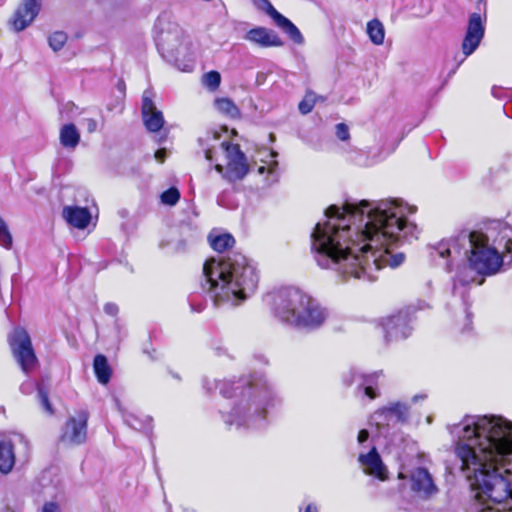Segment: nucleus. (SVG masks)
Wrapping results in <instances>:
<instances>
[{
    "label": "nucleus",
    "mask_w": 512,
    "mask_h": 512,
    "mask_svg": "<svg viewBox=\"0 0 512 512\" xmlns=\"http://www.w3.org/2000/svg\"><path fill=\"white\" fill-rule=\"evenodd\" d=\"M416 211L400 199L332 205L311 233L313 257L343 279L374 281L382 267L404 262V254H392V248L418 237L416 224L408 220Z\"/></svg>",
    "instance_id": "obj_1"
},
{
    "label": "nucleus",
    "mask_w": 512,
    "mask_h": 512,
    "mask_svg": "<svg viewBox=\"0 0 512 512\" xmlns=\"http://www.w3.org/2000/svg\"><path fill=\"white\" fill-rule=\"evenodd\" d=\"M449 429L474 493L473 510L512 512V422L501 416L466 415Z\"/></svg>",
    "instance_id": "obj_2"
},
{
    "label": "nucleus",
    "mask_w": 512,
    "mask_h": 512,
    "mask_svg": "<svg viewBox=\"0 0 512 512\" xmlns=\"http://www.w3.org/2000/svg\"><path fill=\"white\" fill-rule=\"evenodd\" d=\"M203 386L212 391L218 388L226 398L236 397L229 411H221L228 427L237 429H259L263 426L269 408L280 403V398L269 381L259 375L241 378L238 381H209Z\"/></svg>",
    "instance_id": "obj_3"
},
{
    "label": "nucleus",
    "mask_w": 512,
    "mask_h": 512,
    "mask_svg": "<svg viewBox=\"0 0 512 512\" xmlns=\"http://www.w3.org/2000/svg\"><path fill=\"white\" fill-rule=\"evenodd\" d=\"M258 282L255 264L240 253L210 258L203 265L201 286L216 307L240 305L255 293Z\"/></svg>",
    "instance_id": "obj_4"
},
{
    "label": "nucleus",
    "mask_w": 512,
    "mask_h": 512,
    "mask_svg": "<svg viewBox=\"0 0 512 512\" xmlns=\"http://www.w3.org/2000/svg\"><path fill=\"white\" fill-rule=\"evenodd\" d=\"M489 240L490 237L480 231L462 230L455 237L440 241L433 249L440 258H449L448 271H452L454 262L463 256L476 273L493 275L502 267L503 257Z\"/></svg>",
    "instance_id": "obj_5"
},
{
    "label": "nucleus",
    "mask_w": 512,
    "mask_h": 512,
    "mask_svg": "<svg viewBox=\"0 0 512 512\" xmlns=\"http://www.w3.org/2000/svg\"><path fill=\"white\" fill-rule=\"evenodd\" d=\"M273 315L282 323L293 327L316 329L328 317L321 304L295 287H286L272 295Z\"/></svg>",
    "instance_id": "obj_6"
},
{
    "label": "nucleus",
    "mask_w": 512,
    "mask_h": 512,
    "mask_svg": "<svg viewBox=\"0 0 512 512\" xmlns=\"http://www.w3.org/2000/svg\"><path fill=\"white\" fill-rule=\"evenodd\" d=\"M221 148L224 151L225 165L216 164L214 169L230 183L242 180L250 170L246 155L238 144L224 141L221 143Z\"/></svg>",
    "instance_id": "obj_7"
},
{
    "label": "nucleus",
    "mask_w": 512,
    "mask_h": 512,
    "mask_svg": "<svg viewBox=\"0 0 512 512\" xmlns=\"http://www.w3.org/2000/svg\"><path fill=\"white\" fill-rule=\"evenodd\" d=\"M154 33L156 44L160 50L168 53L178 50L183 34L182 29L171 20L169 15L163 14L157 18Z\"/></svg>",
    "instance_id": "obj_8"
},
{
    "label": "nucleus",
    "mask_w": 512,
    "mask_h": 512,
    "mask_svg": "<svg viewBox=\"0 0 512 512\" xmlns=\"http://www.w3.org/2000/svg\"><path fill=\"white\" fill-rule=\"evenodd\" d=\"M9 343L17 362L25 373L36 367L37 358L32 348L30 336L23 328H15L9 336Z\"/></svg>",
    "instance_id": "obj_9"
},
{
    "label": "nucleus",
    "mask_w": 512,
    "mask_h": 512,
    "mask_svg": "<svg viewBox=\"0 0 512 512\" xmlns=\"http://www.w3.org/2000/svg\"><path fill=\"white\" fill-rule=\"evenodd\" d=\"M381 376L382 371L366 374L357 369H351L345 376L344 382L347 386L355 385L360 396L372 400L378 396L376 389Z\"/></svg>",
    "instance_id": "obj_10"
},
{
    "label": "nucleus",
    "mask_w": 512,
    "mask_h": 512,
    "mask_svg": "<svg viewBox=\"0 0 512 512\" xmlns=\"http://www.w3.org/2000/svg\"><path fill=\"white\" fill-rule=\"evenodd\" d=\"M89 414L85 410L78 411L74 416L67 420L60 440L68 445H80L87 438V422Z\"/></svg>",
    "instance_id": "obj_11"
},
{
    "label": "nucleus",
    "mask_w": 512,
    "mask_h": 512,
    "mask_svg": "<svg viewBox=\"0 0 512 512\" xmlns=\"http://www.w3.org/2000/svg\"><path fill=\"white\" fill-rule=\"evenodd\" d=\"M41 10V0H22L8 21L9 28L19 33L28 28Z\"/></svg>",
    "instance_id": "obj_12"
},
{
    "label": "nucleus",
    "mask_w": 512,
    "mask_h": 512,
    "mask_svg": "<svg viewBox=\"0 0 512 512\" xmlns=\"http://www.w3.org/2000/svg\"><path fill=\"white\" fill-rule=\"evenodd\" d=\"M410 487L413 493L422 500H429L439 492L432 475L425 468L413 469L409 475Z\"/></svg>",
    "instance_id": "obj_13"
},
{
    "label": "nucleus",
    "mask_w": 512,
    "mask_h": 512,
    "mask_svg": "<svg viewBox=\"0 0 512 512\" xmlns=\"http://www.w3.org/2000/svg\"><path fill=\"white\" fill-rule=\"evenodd\" d=\"M411 317L408 311H399L383 320L386 341L405 339L411 334Z\"/></svg>",
    "instance_id": "obj_14"
},
{
    "label": "nucleus",
    "mask_w": 512,
    "mask_h": 512,
    "mask_svg": "<svg viewBox=\"0 0 512 512\" xmlns=\"http://www.w3.org/2000/svg\"><path fill=\"white\" fill-rule=\"evenodd\" d=\"M484 25L479 13H473L469 17L468 26L464 40L462 42V51L465 56L471 55L479 46L484 37Z\"/></svg>",
    "instance_id": "obj_15"
},
{
    "label": "nucleus",
    "mask_w": 512,
    "mask_h": 512,
    "mask_svg": "<svg viewBox=\"0 0 512 512\" xmlns=\"http://www.w3.org/2000/svg\"><path fill=\"white\" fill-rule=\"evenodd\" d=\"M141 112L147 130L157 132L163 127L164 117L162 112L155 106L153 92L151 90H145L143 92Z\"/></svg>",
    "instance_id": "obj_16"
},
{
    "label": "nucleus",
    "mask_w": 512,
    "mask_h": 512,
    "mask_svg": "<svg viewBox=\"0 0 512 512\" xmlns=\"http://www.w3.org/2000/svg\"><path fill=\"white\" fill-rule=\"evenodd\" d=\"M195 240L189 227L180 230H171L159 244L160 248L167 249L170 253L185 251Z\"/></svg>",
    "instance_id": "obj_17"
},
{
    "label": "nucleus",
    "mask_w": 512,
    "mask_h": 512,
    "mask_svg": "<svg viewBox=\"0 0 512 512\" xmlns=\"http://www.w3.org/2000/svg\"><path fill=\"white\" fill-rule=\"evenodd\" d=\"M358 462L360 463L364 473L374 476L382 481L388 478L387 468L375 446H373L368 453H360L358 456Z\"/></svg>",
    "instance_id": "obj_18"
},
{
    "label": "nucleus",
    "mask_w": 512,
    "mask_h": 512,
    "mask_svg": "<svg viewBox=\"0 0 512 512\" xmlns=\"http://www.w3.org/2000/svg\"><path fill=\"white\" fill-rule=\"evenodd\" d=\"M260 2L262 4V8L266 10L274 20L275 24L282 29V31L286 33L293 42L297 44H302L304 42V38L300 30L288 18L280 14L268 0H260Z\"/></svg>",
    "instance_id": "obj_19"
},
{
    "label": "nucleus",
    "mask_w": 512,
    "mask_h": 512,
    "mask_svg": "<svg viewBox=\"0 0 512 512\" xmlns=\"http://www.w3.org/2000/svg\"><path fill=\"white\" fill-rule=\"evenodd\" d=\"M244 39L261 47H280L283 45L277 34L264 27H256L249 30Z\"/></svg>",
    "instance_id": "obj_20"
},
{
    "label": "nucleus",
    "mask_w": 512,
    "mask_h": 512,
    "mask_svg": "<svg viewBox=\"0 0 512 512\" xmlns=\"http://www.w3.org/2000/svg\"><path fill=\"white\" fill-rule=\"evenodd\" d=\"M62 214L70 225L78 229L86 228L91 220L88 209L78 206H65Z\"/></svg>",
    "instance_id": "obj_21"
},
{
    "label": "nucleus",
    "mask_w": 512,
    "mask_h": 512,
    "mask_svg": "<svg viewBox=\"0 0 512 512\" xmlns=\"http://www.w3.org/2000/svg\"><path fill=\"white\" fill-rule=\"evenodd\" d=\"M59 139L63 147L73 150L80 142V133L74 124H65L60 129Z\"/></svg>",
    "instance_id": "obj_22"
},
{
    "label": "nucleus",
    "mask_w": 512,
    "mask_h": 512,
    "mask_svg": "<svg viewBox=\"0 0 512 512\" xmlns=\"http://www.w3.org/2000/svg\"><path fill=\"white\" fill-rule=\"evenodd\" d=\"M15 464V454L10 441H0V471L8 473Z\"/></svg>",
    "instance_id": "obj_23"
},
{
    "label": "nucleus",
    "mask_w": 512,
    "mask_h": 512,
    "mask_svg": "<svg viewBox=\"0 0 512 512\" xmlns=\"http://www.w3.org/2000/svg\"><path fill=\"white\" fill-rule=\"evenodd\" d=\"M386 408L393 424L407 421L409 417V406L406 403L394 402L387 405Z\"/></svg>",
    "instance_id": "obj_24"
},
{
    "label": "nucleus",
    "mask_w": 512,
    "mask_h": 512,
    "mask_svg": "<svg viewBox=\"0 0 512 512\" xmlns=\"http://www.w3.org/2000/svg\"><path fill=\"white\" fill-rule=\"evenodd\" d=\"M93 366L98 381L101 384H107L111 377V369L106 357L103 355L95 356Z\"/></svg>",
    "instance_id": "obj_25"
},
{
    "label": "nucleus",
    "mask_w": 512,
    "mask_h": 512,
    "mask_svg": "<svg viewBox=\"0 0 512 512\" xmlns=\"http://www.w3.org/2000/svg\"><path fill=\"white\" fill-rule=\"evenodd\" d=\"M211 247L217 252H224L225 250L232 248L235 244V239L232 235L224 233L219 235H209L208 237Z\"/></svg>",
    "instance_id": "obj_26"
},
{
    "label": "nucleus",
    "mask_w": 512,
    "mask_h": 512,
    "mask_svg": "<svg viewBox=\"0 0 512 512\" xmlns=\"http://www.w3.org/2000/svg\"><path fill=\"white\" fill-rule=\"evenodd\" d=\"M367 34L373 44H383L385 38V30L383 24L378 19H373L367 23Z\"/></svg>",
    "instance_id": "obj_27"
},
{
    "label": "nucleus",
    "mask_w": 512,
    "mask_h": 512,
    "mask_svg": "<svg viewBox=\"0 0 512 512\" xmlns=\"http://www.w3.org/2000/svg\"><path fill=\"white\" fill-rule=\"evenodd\" d=\"M216 109L225 116L235 119L240 117V110L234 102L226 97L217 98L214 102Z\"/></svg>",
    "instance_id": "obj_28"
},
{
    "label": "nucleus",
    "mask_w": 512,
    "mask_h": 512,
    "mask_svg": "<svg viewBox=\"0 0 512 512\" xmlns=\"http://www.w3.org/2000/svg\"><path fill=\"white\" fill-rule=\"evenodd\" d=\"M498 245H502L505 252L510 255V262H512V228L506 224H500L499 238L495 239Z\"/></svg>",
    "instance_id": "obj_29"
},
{
    "label": "nucleus",
    "mask_w": 512,
    "mask_h": 512,
    "mask_svg": "<svg viewBox=\"0 0 512 512\" xmlns=\"http://www.w3.org/2000/svg\"><path fill=\"white\" fill-rule=\"evenodd\" d=\"M115 403H116V406L119 409V411L122 413L125 422L133 429L141 430V429H144L146 427V425L150 424L151 419L149 417H146L145 422L140 421L135 415H133L131 413H126L122 409L119 400L115 399Z\"/></svg>",
    "instance_id": "obj_30"
},
{
    "label": "nucleus",
    "mask_w": 512,
    "mask_h": 512,
    "mask_svg": "<svg viewBox=\"0 0 512 512\" xmlns=\"http://www.w3.org/2000/svg\"><path fill=\"white\" fill-rule=\"evenodd\" d=\"M370 424L375 425L379 430L383 427L393 424L392 420L389 418V413L386 406L382 407L371 415Z\"/></svg>",
    "instance_id": "obj_31"
},
{
    "label": "nucleus",
    "mask_w": 512,
    "mask_h": 512,
    "mask_svg": "<svg viewBox=\"0 0 512 512\" xmlns=\"http://www.w3.org/2000/svg\"><path fill=\"white\" fill-rule=\"evenodd\" d=\"M66 41H67V35H66V33H64L62 31H56V32L52 33L48 38L49 46L54 51L61 50L63 48V46L65 45Z\"/></svg>",
    "instance_id": "obj_32"
},
{
    "label": "nucleus",
    "mask_w": 512,
    "mask_h": 512,
    "mask_svg": "<svg viewBox=\"0 0 512 512\" xmlns=\"http://www.w3.org/2000/svg\"><path fill=\"white\" fill-rule=\"evenodd\" d=\"M317 95L314 92H307L303 100L299 103V111L302 114H308L312 111L316 103Z\"/></svg>",
    "instance_id": "obj_33"
},
{
    "label": "nucleus",
    "mask_w": 512,
    "mask_h": 512,
    "mask_svg": "<svg viewBox=\"0 0 512 512\" xmlns=\"http://www.w3.org/2000/svg\"><path fill=\"white\" fill-rule=\"evenodd\" d=\"M221 82V75L217 71H210L203 76L204 85L210 90H215L219 87Z\"/></svg>",
    "instance_id": "obj_34"
},
{
    "label": "nucleus",
    "mask_w": 512,
    "mask_h": 512,
    "mask_svg": "<svg viewBox=\"0 0 512 512\" xmlns=\"http://www.w3.org/2000/svg\"><path fill=\"white\" fill-rule=\"evenodd\" d=\"M266 153L270 160L265 161L267 163V166H260L258 168V173L263 174L267 170L269 174L274 175L276 174L278 167V162L275 160V158L277 157V153L274 151H266Z\"/></svg>",
    "instance_id": "obj_35"
},
{
    "label": "nucleus",
    "mask_w": 512,
    "mask_h": 512,
    "mask_svg": "<svg viewBox=\"0 0 512 512\" xmlns=\"http://www.w3.org/2000/svg\"><path fill=\"white\" fill-rule=\"evenodd\" d=\"M160 198L163 204L173 206L179 201L180 193L177 188L172 187L164 191Z\"/></svg>",
    "instance_id": "obj_36"
},
{
    "label": "nucleus",
    "mask_w": 512,
    "mask_h": 512,
    "mask_svg": "<svg viewBox=\"0 0 512 512\" xmlns=\"http://www.w3.org/2000/svg\"><path fill=\"white\" fill-rule=\"evenodd\" d=\"M12 242V236L9 229L4 220L0 217V245L6 249H10L12 247Z\"/></svg>",
    "instance_id": "obj_37"
},
{
    "label": "nucleus",
    "mask_w": 512,
    "mask_h": 512,
    "mask_svg": "<svg viewBox=\"0 0 512 512\" xmlns=\"http://www.w3.org/2000/svg\"><path fill=\"white\" fill-rule=\"evenodd\" d=\"M38 395H39V399H40L42 407L45 409L46 412H48L49 414H52L53 409L49 402L47 393L44 392L41 388H39Z\"/></svg>",
    "instance_id": "obj_38"
},
{
    "label": "nucleus",
    "mask_w": 512,
    "mask_h": 512,
    "mask_svg": "<svg viewBox=\"0 0 512 512\" xmlns=\"http://www.w3.org/2000/svg\"><path fill=\"white\" fill-rule=\"evenodd\" d=\"M336 135L342 141L347 140L349 138L348 126L344 123L337 124L336 125Z\"/></svg>",
    "instance_id": "obj_39"
},
{
    "label": "nucleus",
    "mask_w": 512,
    "mask_h": 512,
    "mask_svg": "<svg viewBox=\"0 0 512 512\" xmlns=\"http://www.w3.org/2000/svg\"><path fill=\"white\" fill-rule=\"evenodd\" d=\"M118 310V306L115 303L109 302L104 305V312L110 316H116Z\"/></svg>",
    "instance_id": "obj_40"
},
{
    "label": "nucleus",
    "mask_w": 512,
    "mask_h": 512,
    "mask_svg": "<svg viewBox=\"0 0 512 512\" xmlns=\"http://www.w3.org/2000/svg\"><path fill=\"white\" fill-rule=\"evenodd\" d=\"M42 512H61L60 507L54 502L45 503Z\"/></svg>",
    "instance_id": "obj_41"
},
{
    "label": "nucleus",
    "mask_w": 512,
    "mask_h": 512,
    "mask_svg": "<svg viewBox=\"0 0 512 512\" xmlns=\"http://www.w3.org/2000/svg\"><path fill=\"white\" fill-rule=\"evenodd\" d=\"M368 438H369L368 430L362 429L359 431L358 436H357V441L359 444H363L364 442H366L368 440Z\"/></svg>",
    "instance_id": "obj_42"
},
{
    "label": "nucleus",
    "mask_w": 512,
    "mask_h": 512,
    "mask_svg": "<svg viewBox=\"0 0 512 512\" xmlns=\"http://www.w3.org/2000/svg\"><path fill=\"white\" fill-rule=\"evenodd\" d=\"M86 126H87L88 132L93 133L97 129V122L92 118L86 119Z\"/></svg>",
    "instance_id": "obj_43"
},
{
    "label": "nucleus",
    "mask_w": 512,
    "mask_h": 512,
    "mask_svg": "<svg viewBox=\"0 0 512 512\" xmlns=\"http://www.w3.org/2000/svg\"><path fill=\"white\" fill-rule=\"evenodd\" d=\"M165 158H166V150L165 149H159L155 152V159L158 162L163 163Z\"/></svg>",
    "instance_id": "obj_44"
},
{
    "label": "nucleus",
    "mask_w": 512,
    "mask_h": 512,
    "mask_svg": "<svg viewBox=\"0 0 512 512\" xmlns=\"http://www.w3.org/2000/svg\"><path fill=\"white\" fill-rule=\"evenodd\" d=\"M203 150H204L205 158L208 161H212L213 160V150H212V148H210V147H203Z\"/></svg>",
    "instance_id": "obj_45"
},
{
    "label": "nucleus",
    "mask_w": 512,
    "mask_h": 512,
    "mask_svg": "<svg viewBox=\"0 0 512 512\" xmlns=\"http://www.w3.org/2000/svg\"><path fill=\"white\" fill-rule=\"evenodd\" d=\"M32 388H33V384H32V383H30V382L23 383V384L21 385V391H22L23 393H25V394H29V393L31 392Z\"/></svg>",
    "instance_id": "obj_46"
},
{
    "label": "nucleus",
    "mask_w": 512,
    "mask_h": 512,
    "mask_svg": "<svg viewBox=\"0 0 512 512\" xmlns=\"http://www.w3.org/2000/svg\"><path fill=\"white\" fill-rule=\"evenodd\" d=\"M304 512H319V508L316 504L314 503H309L306 508H305V511Z\"/></svg>",
    "instance_id": "obj_47"
},
{
    "label": "nucleus",
    "mask_w": 512,
    "mask_h": 512,
    "mask_svg": "<svg viewBox=\"0 0 512 512\" xmlns=\"http://www.w3.org/2000/svg\"><path fill=\"white\" fill-rule=\"evenodd\" d=\"M425 396L424 395H415L413 398H412V401L413 402H416L418 399H424Z\"/></svg>",
    "instance_id": "obj_48"
},
{
    "label": "nucleus",
    "mask_w": 512,
    "mask_h": 512,
    "mask_svg": "<svg viewBox=\"0 0 512 512\" xmlns=\"http://www.w3.org/2000/svg\"><path fill=\"white\" fill-rule=\"evenodd\" d=\"M459 281H460L461 283H463V284H466V283H468V282H470V281H473V279L468 280V279H464V278H460V277H459Z\"/></svg>",
    "instance_id": "obj_49"
},
{
    "label": "nucleus",
    "mask_w": 512,
    "mask_h": 512,
    "mask_svg": "<svg viewBox=\"0 0 512 512\" xmlns=\"http://www.w3.org/2000/svg\"><path fill=\"white\" fill-rule=\"evenodd\" d=\"M209 138H210V137L208 136V137H207V139H202V138H201V139H199L200 144L204 146V141H208V140H209Z\"/></svg>",
    "instance_id": "obj_50"
},
{
    "label": "nucleus",
    "mask_w": 512,
    "mask_h": 512,
    "mask_svg": "<svg viewBox=\"0 0 512 512\" xmlns=\"http://www.w3.org/2000/svg\"><path fill=\"white\" fill-rule=\"evenodd\" d=\"M398 478L399 479H405L406 476L402 472H400L399 475H398Z\"/></svg>",
    "instance_id": "obj_51"
},
{
    "label": "nucleus",
    "mask_w": 512,
    "mask_h": 512,
    "mask_svg": "<svg viewBox=\"0 0 512 512\" xmlns=\"http://www.w3.org/2000/svg\"><path fill=\"white\" fill-rule=\"evenodd\" d=\"M214 140L217 139V133H213V137H212Z\"/></svg>",
    "instance_id": "obj_52"
}]
</instances>
